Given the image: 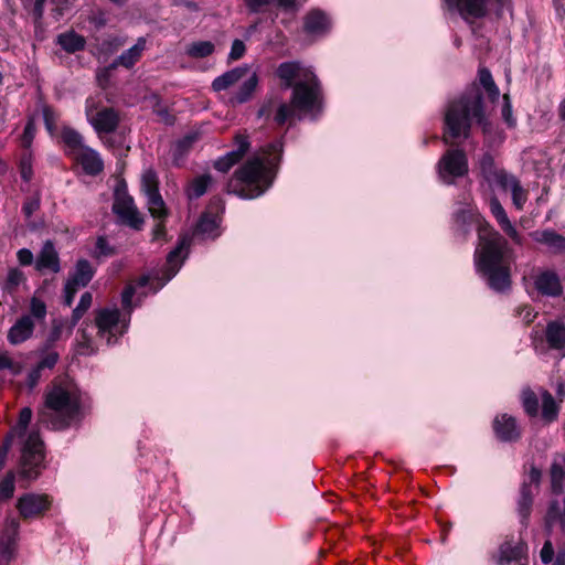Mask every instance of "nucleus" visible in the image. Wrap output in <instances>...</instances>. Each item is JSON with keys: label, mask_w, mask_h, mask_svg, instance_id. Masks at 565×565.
<instances>
[{"label": "nucleus", "mask_w": 565, "mask_h": 565, "mask_svg": "<svg viewBox=\"0 0 565 565\" xmlns=\"http://www.w3.org/2000/svg\"><path fill=\"white\" fill-rule=\"evenodd\" d=\"M12 443H13V438H12V434H8L2 443V445L0 446V470L3 468L4 466V461L7 459V456L9 454V450L12 446Z\"/></svg>", "instance_id": "obj_58"}, {"label": "nucleus", "mask_w": 565, "mask_h": 565, "mask_svg": "<svg viewBox=\"0 0 565 565\" xmlns=\"http://www.w3.org/2000/svg\"><path fill=\"white\" fill-rule=\"evenodd\" d=\"M236 149L227 152L224 157L218 158L214 162V168L221 172H227L235 163H237L249 148V141L245 135H236Z\"/></svg>", "instance_id": "obj_22"}, {"label": "nucleus", "mask_w": 565, "mask_h": 565, "mask_svg": "<svg viewBox=\"0 0 565 565\" xmlns=\"http://www.w3.org/2000/svg\"><path fill=\"white\" fill-rule=\"evenodd\" d=\"M60 359V355L55 351L47 352L42 356V359L38 362L39 369H53L57 361Z\"/></svg>", "instance_id": "obj_56"}, {"label": "nucleus", "mask_w": 565, "mask_h": 565, "mask_svg": "<svg viewBox=\"0 0 565 565\" xmlns=\"http://www.w3.org/2000/svg\"><path fill=\"white\" fill-rule=\"evenodd\" d=\"M225 209L224 202L221 198H214L209 205V212L204 213L198 221L192 238L186 242L185 237L181 239L177 247H186L191 244H201L207 238H214L220 235L218 221L216 216L211 215V211H221Z\"/></svg>", "instance_id": "obj_14"}, {"label": "nucleus", "mask_w": 565, "mask_h": 565, "mask_svg": "<svg viewBox=\"0 0 565 565\" xmlns=\"http://www.w3.org/2000/svg\"><path fill=\"white\" fill-rule=\"evenodd\" d=\"M478 77L479 84L472 83L467 86L460 96L448 105L445 115V135L452 139H468L473 122L481 128L484 135L490 134L492 129V124L487 116L481 87L484 88L492 103L499 99L500 90L487 67L479 70Z\"/></svg>", "instance_id": "obj_1"}, {"label": "nucleus", "mask_w": 565, "mask_h": 565, "mask_svg": "<svg viewBox=\"0 0 565 565\" xmlns=\"http://www.w3.org/2000/svg\"><path fill=\"white\" fill-rule=\"evenodd\" d=\"M493 430L495 436L502 441H515L521 436L515 419L507 414L499 415L494 418Z\"/></svg>", "instance_id": "obj_24"}, {"label": "nucleus", "mask_w": 565, "mask_h": 565, "mask_svg": "<svg viewBox=\"0 0 565 565\" xmlns=\"http://www.w3.org/2000/svg\"><path fill=\"white\" fill-rule=\"evenodd\" d=\"M534 287L545 297H558L563 292L559 277L552 270H541L534 276Z\"/></svg>", "instance_id": "obj_18"}, {"label": "nucleus", "mask_w": 565, "mask_h": 565, "mask_svg": "<svg viewBox=\"0 0 565 565\" xmlns=\"http://www.w3.org/2000/svg\"><path fill=\"white\" fill-rule=\"evenodd\" d=\"M32 415L33 412L30 407H23L19 413L15 426L12 427L8 434H12L13 439L14 437H22L25 434L29 424L31 423Z\"/></svg>", "instance_id": "obj_41"}, {"label": "nucleus", "mask_w": 565, "mask_h": 565, "mask_svg": "<svg viewBox=\"0 0 565 565\" xmlns=\"http://www.w3.org/2000/svg\"><path fill=\"white\" fill-rule=\"evenodd\" d=\"M243 2L250 13L263 12L265 8L271 4L285 12L295 13L307 2V0H243Z\"/></svg>", "instance_id": "obj_20"}, {"label": "nucleus", "mask_w": 565, "mask_h": 565, "mask_svg": "<svg viewBox=\"0 0 565 565\" xmlns=\"http://www.w3.org/2000/svg\"><path fill=\"white\" fill-rule=\"evenodd\" d=\"M25 9H31L34 21L39 23L44 14V4L46 0H21Z\"/></svg>", "instance_id": "obj_50"}, {"label": "nucleus", "mask_w": 565, "mask_h": 565, "mask_svg": "<svg viewBox=\"0 0 565 565\" xmlns=\"http://www.w3.org/2000/svg\"><path fill=\"white\" fill-rule=\"evenodd\" d=\"M18 259L20 264L23 266L31 265L33 262V255L31 253V249H19Z\"/></svg>", "instance_id": "obj_64"}, {"label": "nucleus", "mask_w": 565, "mask_h": 565, "mask_svg": "<svg viewBox=\"0 0 565 565\" xmlns=\"http://www.w3.org/2000/svg\"><path fill=\"white\" fill-rule=\"evenodd\" d=\"M113 211L121 224L134 230H140L145 223L143 216L136 206L134 199L127 193L125 182H119L116 186Z\"/></svg>", "instance_id": "obj_11"}, {"label": "nucleus", "mask_w": 565, "mask_h": 565, "mask_svg": "<svg viewBox=\"0 0 565 565\" xmlns=\"http://www.w3.org/2000/svg\"><path fill=\"white\" fill-rule=\"evenodd\" d=\"M74 158L88 175H97L104 170V161L100 154L90 147L84 148Z\"/></svg>", "instance_id": "obj_25"}, {"label": "nucleus", "mask_w": 565, "mask_h": 565, "mask_svg": "<svg viewBox=\"0 0 565 565\" xmlns=\"http://www.w3.org/2000/svg\"><path fill=\"white\" fill-rule=\"evenodd\" d=\"M282 141L277 139L262 149V152L247 160L228 183L230 193L243 199L260 196L273 183L275 169L280 162Z\"/></svg>", "instance_id": "obj_4"}, {"label": "nucleus", "mask_w": 565, "mask_h": 565, "mask_svg": "<svg viewBox=\"0 0 565 565\" xmlns=\"http://www.w3.org/2000/svg\"><path fill=\"white\" fill-rule=\"evenodd\" d=\"M483 216L478 212L467 209H459L455 213V221L460 226H477L478 218H482Z\"/></svg>", "instance_id": "obj_43"}, {"label": "nucleus", "mask_w": 565, "mask_h": 565, "mask_svg": "<svg viewBox=\"0 0 565 565\" xmlns=\"http://www.w3.org/2000/svg\"><path fill=\"white\" fill-rule=\"evenodd\" d=\"M475 263L491 289L504 292L510 288L512 258L509 249H476Z\"/></svg>", "instance_id": "obj_5"}, {"label": "nucleus", "mask_w": 565, "mask_h": 565, "mask_svg": "<svg viewBox=\"0 0 565 565\" xmlns=\"http://www.w3.org/2000/svg\"><path fill=\"white\" fill-rule=\"evenodd\" d=\"M546 341L552 349H565V326L563 322L553 321L546 327Z\"/></svg>", "instance_id": "obj_33"}, {"label": "nucleus", "mask_w": 565, "mask_h": 565, "mask_svg": "<svg viewBox=\"0 0 565 565\" xmlns=\"http://www.w3.org/2000/svg\"><path fill=\"white\" fill-rule=\"evenodd\" d=\"M20 522L17 519L6 521L4 527L0 536V558L10 561L17 547L19 539Z\"/></svg>", "instance_id": "obj_17"}, {"label": "nucleus", "mask_w": 565, "mask_h": 565, "mask_svg": "<svg viewBox=\"0 0 565 565\" xmlns=\"http://www.w3.org/2000/svg\"><path fill=\"white\" fill-rule=\"evenodd\" d=\"M540 478V470L532 468L529 475V481H524L520 490V498L518 500V513L520 516V522L524 527H526L529 524V519L532 512L533 497L535 490L537 489Z\"/></svg>", "instance_id": "obj_16"}, {"label": "nucleus", "mask_w": 565, "mask_h": 565, "mask_svg": "<svg viewBox=\"0 0 565 565\" xmlns=\"http://www.w3.org/2000/svg\"><path fill=\"white\" fill-rule=\"evenodd\" d=\"M47 308L45 302L36 296H33L30 300V315L32 319L43 321L46 317Z\"/></svg>", "instance_id": "obj_46"}, {"label": "nucleus", "mask_w": 565, "mask_h": 565, "mask_svg": "<svg viewBox=\"0 0 565 565\" xmlns=\"http://www.w3.org/2000/svg\"><path fill=\"white\" fill-rule=\"evenodd\" d=\"M95 274L94 268L92 265L85 260L81 259L77 262L75 271L71 277L67 279L71 284L75 285L78 288L86 287L89 281L93 279Z\"/></svg>", "instance_id": "obj_31"}, {"label": "nucleus", "mask_w": 565, "mask_h": 565, "mask_svg": "<svg viewBox=\"0 0 565 565\" xmlns=\"http://www.w3.org/2000/svg\"><path fill=\"white\" fill-rule=\"evenodd\" d=\"M258 83V78L256 74L249 76L244 83L241 85L239 89L234 96V100L238 104L247 102L254 90L256 89Z\"/></svg>", "instance_id": "obj_42"}, {"label": "nucleus", "mask_w": 565, "mask_h": 565, "mask_svg": "<svg viewBox=\"0 0 565 565\" xmlns=\"http://www.w3.org/2000/svg\"><path fill=\"white\" fill-rule=\"evenodd\" d=\"M85 312L86 311L78 306L73 310L71 321H68L67 326V338L72 334L74 327L78 323Z\"/></svg>", "instance_id": "obj_59"}, {"label": "nucleus", "mask_w": 565, "mask_h": 565, "mask_svg": "<svg viewBox=\"0 0 565 565\" xmlns=\"http://www.w3.org/2000/svg\"><path fill=\"white\" fill-rule=\"evenodd\" d=\"M35 329V323L31 316H21L9 329L7 338L12 345H18L31 339Z\"/></svg>", "instance_id": "obj_23"}, {"label": "nucleus", "mask_w": 565, "mask_h": 565, "mask_svg": "<svg viewBox=\"0 0 565 565\" xmlns=\"http://www.w3.org/2000/svg\"><path fill=\"white\" fill-rule=\"evenodd\" d=\"M246 47L243 41L234 40L231 46L228 58L232 61L239 60L245 54Z\"/></svg>", "instance_id": "obj_57"}, {"label": "nucleus", "mask_w": 565, "mask_h": 565, "mask_svg": "<svg viewBox=\"0 0 565 565\" xmlns=\"http://www.w3.org/2000/svg\"><path fill=\"white\" fill-rule=\"evenodd\" d=\"M94 326L97 329V335L105 339L108 344L116 342L127 330V322L120 320V311L117 308L95 310Z\"/></svg>", "instance_id": "obj_13"}, {"label": "nucleus", "mask_w": 565, "mask_h": 565, "mask_svg": "<svg viewBox=\"0 0 565 565\" xmlns=\"http://www.w3.org/2000/svg\"><path fill=\"white\" fill-rule=\"evenodd\" d=\"M87 121L96 131L99 139L107 147H114V140L109 134L116 131L120 122V116L113 107L99 106L98 102L89 97L85 103Z\"/></svg>", "instance_id": "obj_9"}, {"label": "nucleus", "mask_w": 565, "mask_h": 565, "mask_svg": "<svg viewBox=\"0 0 565 565\" xmlns=\"http://www.w3.org/2000/svg\"><path fill=\"white\" fill-rule=\"evenodd\" d=\"M534 239L547 247H565V236L557 234L554 230L536 231Z\"/></svg>", "instance_id": "obj_38"}, {"label": "nucleus", "mask_w": 565, "mask_h": 565, "mask_svg": "<svg viewBox=\"0 0 565 565\" xmlns=\"http://www.w3.org/2000/svg\"><path fill=\"white\" fill-rule=\"evenodd\" d=\"M61 141L65 146V152L75 157L87 146L84 145L83 136L71 127H63L61 131Z\"/></svg>", "instance_id": "obj_29"}, {"label": "nucleus", "mask_w": 565, "mask_h": 565, "mask_svg": "<svg viewBox=\"0 0 565 565\" xmlns=\"http://www.w3.org/2000/svg\"><path fill=\"white\" fill-rule=\"evenodd\" d=\"M541 402H542V418L551 423L557 418L559 407L552 396V394L545 390L541 391Z\"/></svg>", "instance_id": "obj_36"}, {"label": "nucleus", "mask_w": 565, "mask_h": 565, "mask_svg": "<svg viewBox=\"0 0 565 565\" xmlns=\"http://www.w3.org/2000/svg\"><path fill=\"white\" fill-rule=\"evenodd\" d=\"M514 181L519 180L513 174L508 173L504 169H501L493 178V183L500 186L503 191L511 189Z\"/></svg>", "instance_id": "obj_53"}, {"label": "nucleus", "mask_w": 565, "mask_h": 565, "mask_svg": "<svg viewBox=\"0 0 565 565\" xmlns=\"http://www.w3.org/2000/svg\"><path fill=\"white\" fill-rule=\"evenodd\" d=\"M539 402L537 395L530 388H525L522 392L523 407L530 416H536L539 414Z\"/></svg>", "instance_id": "obj_44"}, {"label": "nucleus", "mask_w": 565, "mask_h": 565, "mask_svg": "<svg viewBox=\"0 0 565 565\" xmlns=\"http://www.w3.org/2000/svg\"><path fill=\"white\" fill-rule=\"evenodd\" d=\"M78 287H76L75 285L71 284L70 281H66L65 284V288H64V303L67 306V307H71L73 301H74V297L76 295V292L78 291Z\"/></svg>", "instance_id": "obj_61"}, {"label": "nucleus", "mask_w": 565, "mask_h": 565, "mask_svg": "<svg viewBox=\"0 0 565 565\" xmlns=\"http://www.w3.org/2000/svg\"><path fill=\"white\" fill-rule=\"evenodd\" d=\"M511 190L512 202L516 210L521 211L527 201V192L523 189L520 181H514Z\"/></svg>", "instance_id": "obj_47"}, {"label": "nucleus", "mask_w": 565, "mask_h": 565, "mask_svg": "<svg viewBox=\"0 0 565 565\" xmlns=\"http://www.w3.org/2000/svg\"><path fill=\"white\" fill-rule=\"evenodd\" d=\"M35 268L39 271L57 273L60 270V259L55 249H42L39 255Z\"/></svg>", "instance_id": "obj_35"}, {"label": "nucleus", "mask_w": 565, "mask_h": 565, "mask_svg": "<svg viewBox=\"0 0 565 565\" xmlns=\"http://www.w3.org/2000/svg\"><path fill=\"white\" fill-rule=\"evenodd\" d=\"M518 315L522 317L526 324L531 323L536 317V313L530 306H523L519 308Z\"/></svg>", "instance_id": "obj_63"}, {"label": "nucleus", "mask_w": 565, "mask_h": 565, "mask_svg": "<svg viewBox=\"0 0 565 565\" xmlns=\"http://www.w3.org/2000/svg\"><path fill=\"white\" fill-rule=\"evenodd\" d=\"M54 499L47 493L26 492L21 494L15 509L24 521L43 519L53 507Z\"/></svg>", "instance_id": "obj_15"}, {"label": "nucleus", "mask_w": 565, "mask_h": 565, "mask_svg": "<svg viewBox=\"0 0 565 565\" xmlns=\"http://www.w3.org/2000/svg\"><path fill=\"white\" fill-rule=\"evenodd\" d=\"M502 118L508 127L513 128L516 125L515 118L512 116V106L509 100V96L504 95V104L501 109Z\"/></svg>", "instance_id": "obj_55"}, {"label": "nucleus", "mask_w": 565, "mask_h": 565, "mask_svg": "<svg viewBox=\"0 0 565 565\" xmlns=\"http://www.w3.org/2000/svg\"><path fill=\"white\" fill-rule=\"evenodd\" d=\"M527 544L523 541L512 546L509 542L503 543L500 546L499 564L508 565L511 562H516L519 565L522 564V559L526 561Z\"/></svg>", "instance_id": "obj_26"}, {"label": "nucleus", "mask_w": 565, "mask_h": 565, "mask_svg": "<svg viewBox=\"0 0 565 565\" xmlns=\"http://www.w3.org/2000/svg\"><path fill=\"white\" fill-rule=\"evenodd\" d=\"M56 43L67 53H76L84 50L86 40L74 31L64 32L57 35Z\"/></svg>", "instance_id": "obj_30"}, {"label": "nucleus", "mask_w": 565, "mask_h": 565, "mask_svg": "<svg viewBox=\"0 0 565 565\" xmlns=\"http://www.w3.org/2000/svg\"><path fill=\"white\" fill-rule=\"evenodd\" d=\"M8 370L13 376L19 375L23 370V364L20 361L12 359L9 352L0 353V371Z\"/></svg>", "instance_id": "obj_45"}, {"label": "nucleus", "mask_w": 565, "mask_h": 565, "mask_svg": "<svg viewBox=\"0 0 565 565\" xmlns=\"http://www.w3.org/2000/svg\"><path fill=\"white\" fill-rule=\"evenodd\" d=\"M215 50L211 41H198L186 45L185 53L192 58H204L210 56Z\"/></svg>", "instance_id": "obj_37"}, {"label": "nucleus", "mask_w": 565, "mask_h": 565, "mask_svg": "<svg viewBox=\"0 0 565 565\" xmlns=\"http://www.w3.org/2000/svg\"><path fill=\"white\" fill-rule=\"evenodd\" d=\"M211 182H212V178L209 174H203V175L195 178L190 183L188 191H186L189 199L192 200V199H198V198L202 196L206 192Z\"/></svg>", "instance_id": "obj_39"}, {"label": "nucleus", "mask_w": 565, "mask_h": 565, "mask_svg": "<svg viewBox=\"0 0 565 565\" xmlns=\"http://www.w3.org/2000/svg\"><path fill=\"white\" fill-rule=\"evenodd\" d=\"M36 132L35 121L34 118H29L26 121V125L24 127V131L21 136V147L24 150L31 151V146L34 140Z\"/></svg>", "instance_id": "obj_48"}, {"label": "nucleus", "mask_w": 565, "mask_h": 565, "mask_svg": "<svg viewBox=\"0 0 565 565\" xmlns=\"http://www.w3.org/2000/svg\"><path fill=\"white\" fill-rule=\"evenodd\" d=\"M43 460L44 443L39 431H31L22 448L20 475L29 480L36 479Z\"/></svg>", "instance_id": "obj_10"}, {"label": "nucleus", "mask_w": 565, "mask_h": 565, "mask_svg": "<svg viewBox=\"0 0 565 565\" xmlns=\"http://www.w3.org/2000/svg\"><path fill=\"white\" fill-rule=\"evenodd\" d=\"M43 113V119L46 130L53 135V132L56 129V122L58 119L57 113L50 106L45 105L42 109Z\"/></svg>", "instance_id": "obj_52"}, {"label": "nucleus", "mask_w": 565, "mask_h": 565, "mask_svg": "<svg viewBox=\"0 0 565 565\" xmlns=\"http://www.w3.org/2000/svg\"><path fill=\"white\" fill-rule=\"evenodd\" d=\"M42 369H39V365L36 364L28 374L26 384L30 388H33L38 385L40 379Z\"/></svg>", "instance_id": "obj_62"}, {"label": "nucleus", "mask_w": 565, "mask_h": 565, "mask_svg": "<svg viewBox=\"0 0 565 565\" xmlns=\"http://www.w3.org/2000/svg\"><path fill=\"white\" fill-rule=\"evenodd\" d=\"M146 49V39L139 38L135 45H132L130 49L122 52L118 58H116L113 64L110 65V68H115L117 66H124L126 68L132 67L141 57L142 52Z\"/></svg>", "instance_id": "obj_28"}, {"label": "nucleus", "mask_w": 565, "mask_h": 565, "mask_svg": "<svg viewBox=\"0 0 565 565\" xmlns=\"http://www.w3.org/2000/svg\"><path fill=\"white\" fill-rule=\"evenodd\" d=\"M67 326H68L67 320L54 319L52 321V328H51L47 341L50 343H55L56 341H58L62 338L64 331L67 333Z\"/></svg>", "instance_id": "obj_49"}, {"label": "nucleus", "mask_w": 565, "mask_h": 565, "mask_svg": "<svg viewBox=\"0 0 565 565\" xmlns=\"http://www.w3.org/2000/svg\"><path fill=\"white\" fill-rule=\"evenodd\" d=\"M330 20L321 10L309 11L305 17L303 29L310 34H321L329 30Z\"/></svg>", "instance_id": "obj_27"}, {"label": "nucleus", "mask_w": 565, "mask_h": 565, "mask_svg": "<svg viewBox=\"0 0 565 565\" xmlns=\"http://www.w3.org/2000/svg\"><path fill=\"white\" fill-rule=\"evenodd\" d=\"M438 175L445 184H454L469 172L468 157L463 149H448L438 161Z\"/></svg>", "instance_id": "obj_12"}, {"label": "nucleus", "mask_w": 565, "mask_h": 565, "mask_svg": "<svg viewBox=\"0 0 565 565\" xmlns=\"http://www.w3.org/2000/svg\"><path fill=\"white\" fill-rule=\"evenodd\" d=\"M478 169L480 177L491 185L493 183V178L501 170L497 167L494 157L491 152L487 151L482 153L478 161Z\"/></svg>", "instance_id": "obj_32"}, {"label": "nucleus", "mask_w": 565, "mask_h": 565, "mask_svg": "<svg viewBox=\"0 0 565 565\" xmlns=\"http://www.w3.org/2000/svg\"><path fill=\"white\" fill-rule=\"evenodd\" d=\"M552 490L555 498L551 501L544 518L548 533L558 526L565 533V457L563 463H553L551 469Z\"/></svg>", "instance_id": "obj_8"}, {"label": "nucleus", "mask_w": 565, "mask_h": 565, "mask_svg": "<svg viewBox=\"0 0 565 565\" xmlns=\"http://www.w3.org/2000/svg\"><path fill=\"white\" fill-rule=\"evenodd\" d=\"M15 491V473L10 470L0 480V503L9 501Z\"/></svg>", "instance_id": "obj_40"}, {"label": "nucleus", "mask_w": 565, "mask_h": 565, "mask_svg": "<svg viewBox=\"0 0 565 565\" xmlns=\"http://www.w3.org/2000/svg\"><path fill=\"white\" fill-rule=\"evenodd\" d=\"M141 190L147 198V206L150 215L156 220L152 230L153 241L157 243H167L164 221L168 216V209L159 192V182L157 174L152 170H147L142 174Z\"/></svg>", "instance_id": "obj_7"}, {"label": "nucleus", "mask_w": 565, "mask_h": 565, "mask_svg": "<svg viewBox=\"0 0 565 565\" xmlns=\"http://www.w3.org/2000/svg\"><path fill=\"white\" fill-rule=\"evenodd\" d=\"M19 168H20L21 178L24 181H30L32 178V174H33L31 151L24 150V152L20 159Z\"/></svg>", "instance_id": "obj_51"}, {"label": "nucleus", "mask_w": 565, "mask_h": 565, "mask_svg": "<svg viewBox=\"0 0 565 565\" xmlns=\"http://www.w3.org/2000/svg\"><path fill=\"white\" fill-rule=\"evenodd\" d=\"M246 72L247 68L243 67H236L227 71L213 81L212 87L215 92L225 90L237 83L246 74Z\"/></svg>", "instance_id": "obj_34"}, {"label": "nucleus", "mask_w": 565, "mask_h": 565, "mask_svg": "<svg viewBox=\"0 0 565 565\" xmlns=\"http://www.w3.org/2000/svg\"><path fill=\"white\" fill-rule=\"evenodd\" d=\"M84 417L85 403L79 388L66 380H53L43 394L39 420L53 430H66Z\"/></svg>", "instance_id": "obj_3"}, {"label": "nucleus", "mask_w": 565, "mask_h": 565, "mask_svg": "<svg viewBox=\"0 0 565 565\" xmlns=\"http://www.w3.org/2000/svg\"><path fill=\"white\" fill-rule=\"evenodd\" d=\"M183 249H171L167 257V263L164 268L162 269V275H142L135 280H130L125 286L121 292V306L124 310H127L130 313L132 309V298L137 292V288L149 287L152 292H157L161 289L181 267L182 259L181 253Z\"/></svg>", "instance_id": "obj_6"}, {"label": "nucleus", "mask_w": 565, "mask_h": 565, "mask_svg": "<svg viewBox=\"0 0 565 565\" xmlns=\"http://www.w3.org/2000/svg\"><path fill=\"white\" fill-rule=\"evenodd\" d=\"M285 88H292L291 105L280 104L275 121L284 125L295 117V109L313 113L321 107L322 92L320 82L311 68L299 62H284L276 71Z\"/></svg>", "instance_id": "obj_2"}, {"label": "nucleus", "mask_w": 565, "mask_h": 565, "mask_svg": "<svg viewBox=\"0 0 565 565\" xmlns=\"http://www.w3.org/2000/svg\"><path fill=\"white\" fill-rule=\"evenodd\" d=\"M78 353L88 354L93 351V341L86 329L81 330V339L77 340Z\"/></svg>", "instance_id": "obj_54"}, {"label": "nucleus", "mask_w": 565, "mask_h": 565, "mask_svg": "<svg viewBox=\"0 0 565 565\" xmlns=\"http://www.w3.org/2000/svg\"><path fill=\"white\" fill-rule=\"evenodd\" d=\"M489 209H490L492 216L495 218L498 225L504 232V234L508 235L513 241V243L521 245L522 244L521 236L518 233L514 225L509 220L504 207L502 206L501 202L499 201V199L497 196L493 195L490 198Z\"/></svg>", "instance_id": "obj_19"}, {"label": "nucleus", "mask_w": 565, "mask_h": 565, "mask_svg": "<svg viewBox=\"0 0 565 565\" xmlns=\"http://www.w3.org/2000/svg\"><path fill=\"white\" fill-rule=\"evenodd\" d=\"M540 556H541V559L544 564H548L553 561V556H554V548H553V544L550 540H547L542 550H541V553H540Z\"/></svg>", "instance_id": "obj_60"}, {"label": "nucleus", "mask_w": 565, "mask_h": 565, "mask_svg": "<svg viewBox=\"0 0 565 565\" xmlns=\"http://www.w3.org/2000/svg\"><path fill=\"white\" fill-rule=\"evenodd\" d=\"M476 232L479 242L477 247H507L505 239L484 217L478 218Z\"/></svg>", "instance_id": "obj_21"}]
</instances>
